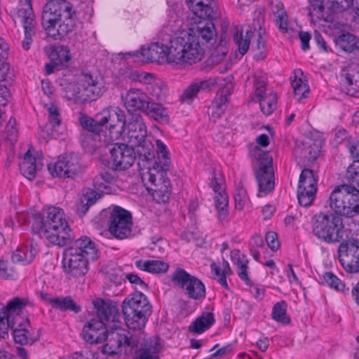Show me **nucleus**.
<instances>
[{
	"label": "nucleus",
	"instance_id": "obj_35",
	"mask_svg": "<svg viewBox=\"0 0 359 359\" xmlns=\"http://www.w3.org/2000/svg\"><path fill=\"white\" fill-rule=\"evenodd\" d=\"M320 152L319 146L315 142H313L311 140H309V142H306L305 145L304 144L302 147H298L294 150L296 155L299 154L301 158L308 162H313L316 161Z\"/></svg>",
	"mask_w": 359,
	"mask_h": 359
},
{
	"label": "nucleus",
	"instance_id": "obj_9",
	"mask_svg": "<svg viewBox=\"0 0 359 359\" xmlns=\"http://www.w3.org/2000/svg\"><path fill=\"white\" fill-rule=\"evenodd\" d=\"M174 32L172 25L164 27L158 34V38L161 42L151 43L147 48H142L140 52H137L136 55L140 54L147 62H160L164 59L172 65L186 67L187 62L175 61L170 56L172 43L174 39Z\"/></svg>",
	"mask_w": 359,
	"mask_h": 359
},
{
	"label": "nucleus",
	"instance_id": "obj_52",
	"mask_svg": "<svg viewBox=\"0 0 359 359\" xmlns=\"http://www.w3.org/2000/svg\"><path fill=\"white\" fill-rule=\"evenodd\" d=\"M226 44V41L222 39L219 44L217 45L209 57V62L210 63L218 64L224 59L228 53V48Z\"/></svg>",
	"mask_w": 359,
	"mask_h": 359
},
{
	"label": "nucleus",
	"instance_id": "obj_47",
	"mask_svg": "<svg viewBox=\"0 0 359 359\" xmlns=\"http://www.w3.org/2000/svg\"><path fill=\"white\" fill-rule=\"evenodd\" d=\"M259 102L261 111L266 115H270L276 108V95L273 93L260 96Z\"/></svg>",
	"mask_w": 359,
	"mask_h": 359
},
{
	"label": "nucleus",
	"instance_id": "obj_7",
	"mask_svg": "<svg viewBox=\"0 0 359 359\" xmlns=\"http://www.w3.org/2000/svg\"><path fill=\"white\" fill-rule=\"evenodd\" d=\"M39 233L53 245H67L72 235L63 210L55 206L47 208L44 210Z\"/></svg>",
	"mask_w": 359,
	"mask_h": 359
},
{
	"label": "nucleus",
	"instance_id": "obj_54",
	"mask_svg": "<svg viewBox=\"0 0 359 359\" xmlns=\"http://www.w3.org/2000/svg\"><path fill=\"white\" fill-rule=\"evenodd\" d=\"M329 9L333 12L341 13L348 9L353 4V0H327Z\"/></svg>",
	"mask_w": 359,
	"mask_h": 359
},
{
	"label": "nucleus",
	"instance_id": "obj_27",
	"mask_svg": "<svg viewBox=\"0 0 359 359\" xmlns=\"http://www.w3.org/2000/svg\"><path fill=\"white\" fill-rule=\"evenodd\" d=\"M189 10L199 18H215L212 0H186Z\"/></svg>",
	"mask_w": 359,
	"mask_h": 359
},
{
	"label": "nucleus",
	"instance_id": "obj_4",
	"mask_svg": "<svg viewBox=\"0 0 359 359\" xmlns=\"http://www.w3.org/2000/svg\"><path fill=\"white\" fill-rule=\"evenodd\" d=\"M27 304V300L15 297L8 303L6 307L0 309V337H8V330L11 328L14 341L17 344L25 345L33 344L37 340L33 330L29 329V320L23 319L19 315L22 308Z\"/></svg>",
	"mask_w": 359,
	"mask_h": 359
},
{
	"label": "nucleus",
	"instance_id": "obj_31",
	"mask_svg": "<svg viewBox=\"0 0 359 359\" xmlns=\"http://www.w3.org/2000/svg\"><path fill=\"white\" fill-rule=\"evenodd\" d=\"M101 196L102 194L100 193H97L95 190L90 189H87L75 204V210L79 217H81L84 216L89 208L95 203Z\"/></svg>",
	"mask_w": 359,
	"mask_h": 359
},
{
	"label": "nucleus",
	"instance_id": "obj_23",
	"mask_svg": "<svg viewBox=\"0 0 359 359\" xmlns=\"http://www.w3.org/2000/svg\"><path fill=\"white\" fill-rule=\"evenodd\" d=\"M123 104L128 112H143L146 106L151 100L142 90L137 88H130L125 94L121 95Z\"/></svg>",
	"mask_w": 359,
	"mask_h": 359
},
{
	"label": "nucleus",
	"instance_id": "obj_61",
	"mask_svg": "<svg viewBox=\"0 0 359 359\" xmlns=\"http://www.w3.org/2000/svg\"><path fill=\"white\" fill-rule=\"evenodd\" d=\"M211 269L212 271H214L215 276L217 277L218 283L224 287L228 288L226 277L224 271H222L220 268L217 266L215 263L211 264Z\"/></svg>",
	"mask_w": 359,
	"mask_h": 359
},
{
	"label": "nucleus",
	"instance_id": "obj_14",
	"mask_svg": "<svg viewBox=\"0 0 359 359\" xmlns=\"http://www.w3.org/2000/svg\"><path fill=\"white\" fill-rule=\"evenodd\" d=\"M253 155L257 159L258 167L255 170L259 187L258 196L263 197L271 193L275 187V177L272 157L268 152L255 148Z\"/></svg>",
	"mask_w": 359,
	"mask_h": 359
},
{
	"label": "nucleus",
	"instance_id": "obj_39",
	"mask_svg": "<svg viewBox=\"0 0 359 359\" xmlns=\"http://www.w3.org/2000/svg\"><path fill=\"white\" fill-rule=\"evenodd\" d=\"M37 249L32 244L18 248L13 254L11 259L13 262H21L23 264L31 263L35 257Z\"/></svg>",
	"mask_w": 359,
	"mask_h": 359
},
{
	"label": "nucleus",
	"instance_id": "obj_2",
	"mask_svg": "<svg viewBox=\"0 0 359 359\" xmlns=\"http://www.w3.org/2000/svg\"><path fill=\"white\" fill-rule=\"evenodd\" d=\"M106 326L104 321L90 320L83 326V339L89 344H99L105 340L102 351L109 355L129 353L138 343L137 337L129 330L115 326L107 331Z\"/></svg>",
	"mask_w": 359,
	"mask_h": 359
},
{
	"label": "nucleus",
	"instance_id": "obj_48",
	"mask_svg": "<svg viewBox=\"0 0 359 359\" xmlns=\"http://www.w3.org/2000/svg\"><path fill=\"white\" fill-rule=\"evenodd\" d=\"M166 86L162 82H156V81L147 87V91L151 96V100L156 99L157 100L162 101L165 97Z\"/></svg>",
	"mask_w": 359,
	"mask_h": 359
},
{
	"label": "nucleus",
	"instance_id": "obj_32",
	"mask_svg": "<svg viewBox=\"0 0 359 359\" xmlns=\"http://www.w3.org/2000/svg\"><path fill=\"white\" fill-rule=\"evenodd\" d=\"M270 10L273 13L276 26L283 32L288 31L287 15L283 8V4L280 0H271Z\"/></svg>",
	"mask_w": 359,
	"mask_h": 359
},
{
	"label": "nucleus",
	"instance_id": "obj_58",
	"mask_svg": "<svg viewBox=\"0 0 359 359\" xmlns=\"http://www.w3.org/2000/svg\"><path fill=\"white\" fill-rule=\"evenodd\" d=\"M48 111L49 114L48 119L53 127L55 128L60 126L61 119L60 118V114L57 107L52 104L48 108Z\"/></svg>",
	"mask_w": 359,
	"mask_h": 359
},
{
	"label": "nucleus",
	"instance_id": "obj_26",
	"mask_svg": "<svg viewBox=\"0 0 359 359\" xmlns=\"http://www.w3.org/2000/svg\"><path fill=\"white\" fill-rule=\"evenodd\" d=\"M215 83L212 79H197L191 83L180 96L182 102L191 104L199 92L210 90Z\"/></svg>",
	"mask_w": 359,
	"mask_h": 359
},
{
	"label": "nucleus",
	"instance_id": "obj_20",
	"mask_svg": "<svg viewBox=\"0 0 359 359\" xmlns=\"http://www.w3.org/2000/svg\"><path fill=\"white\" fill-rule=\"evenodd\" d=\"M111 146L109 148L110 162L114 170H126L134 163L135 154L132 147L118 143Z\"/></svg>",
	"mask_w": 359,
	"mask_h": 359
},
{
	"label": "nucleus",
	"instance_id": "obj_44",
	"mask_svg": "<svg viewBox=\"0 0 359 359\" xmlns=\"http://www.w3.org/2000/svg\"><path fill=\"white\" fill-rule=\"evenodd\" d=\"M318 176L313 170L304 169L300 175L298 188L313 189L317 191Z\"/></svg>",
	"mask_w": 359,
	"mask_h": 359
},
{
	"label": "nucleus",
	"instance_id": "obj_8",
	"mask_svg": "<svg viewBox=\"0 0 359 359\" xmlns=\"http://www.w3.org/2000/svg\"><path fill=\"white\" fill-rule=\"evenodd\" d=\"M151 305L146 296L141 292H135L122 303V313L125 321L132 334L140 340L142 330L151 313Z\"/></svg>",
	"mask_w": 359,
	"mask_h": 359
},
{
	"label": "nucleus",
	"instance_id": "obj_43",
	"mask_svg": "<svg viewBox=\"0 0 359 359\" xmlns=\"http://www.w3.org/2000/svg\"><path fill=\"white\" fill-rule=\"evenodd\" d=\"M20 169L22 174L29 180H32L35 177L37 169L36 158L30 155L29 151L25 154L20 164Z\"/></svg>",
	"mask_w": 359,
	"mask_h": 359
},
{
	"label": "nucleus",
	"instance_id": "obj_59",
	"mask_svg": "<svg viewBox=\"0 0 359 359\" xmlns=\"http://www.w3.org/2000/svg\"><path fill=\"white\" fill-rule=\"evenodd\" d=\"M266 242L268 246L273 251L279 248L280 244L278 239L277 233L274 231H269L266 233Z\"/></svg>",
	"mask_w": 359,
	"mask_h": 359
},
{
	"label": "nucleus",
	"instance_id": "obj_53",
	"mask_svg": "<svg viewBox=\"0 0 359 359\" xmlns=\"http://www.w3.org/2000/svg\"><path fill=\"white\" fill-rule=\"evenodd\" d=\"M129 78L133 81L142 83L147 84V86H150V84L156 81L154 74L142 71H133L130 72Z\"/></svg>",
	"mask_w": 359,
	"mask_h": 359
},
{
	"label": "nucleus",
	"instance_id": "obj_25",
	"mask_svg": "<svg viewBox=\"0 0 359 359\" xmlns=\"http://www.w3.org/2000/svg\"><path fill=\"white\" fill-rule=\"evenodd\" d=\"M94 308L96 309L98 320L104 321L107 325L110 322H117L119 318L118 309L116 303L107 299L97 298L93 301Z\"/></svg>",
	"mask_w": 359,
	"mask_h": 359
},
{
	"label": "nucleus",
	"instance_id": "obj_63",
	"mask_svg": "<svg viewBox=\"0 0 359 359\" xmlns=\"http://www.w3.org/2000/svg\"><path fill=\"white\" fill-rule=\"evenodd\" d=\"M346 143L351 156L354 159L353 162H359V143L350 141H347Z\"/></svg>",
	"mask_w": 359,
	"mask_h": 359
},
{
	"label": "nucleus",
	"instance_id": "obj_3",
	"mask_svg": "<svg viewBox=\"0 0 359 359\" xmlns=\"http://www.w3.org/2000/svg\"><path fill=\"white\" fill-rule=\"evenodd\" d=\"M81 126L86 130L82 134L81 141L84 148L94 150L100 147L97 142L101 141L100 133L103 127L109 130L111 140L118 139L126 126V119L123 110L118 107H109L96 114L95 119L82 116Z\"/></svg>",
	"mask_w": 359,
	"mask_h": 359
},
{
	"label": "nucleus",
	"instance_id": "obj_5",
	"mask_svg": "<svg viewBox=\"0 0 359 359\" xmlns=\"http://www.w3.org/2000/svg\"><path fill=\"white\" fill-rule=\"evenodd\" d=\"M76 12L66 0H49L42 12V25L48 36L57 39L71 32L75 25Z\"/></svg>",
	"mask_w": 359,
	"mask_h": 359
},
{
	"label": "nucleus",
	"instance_id": "obj_15",
	"mask_svg": "<svg viewBox=\"0 0 359 359\" xmlns=\"http://www.w3.org/2000/svg\"><path fill=\"white\" fill-rule=\"evenodd\" d=\"M171 280L189 299L202 301L205 298L206 290L203 281L184 269L177 268L172 275Z\"/></svg>",
	"mask_w": 359,
	"mask_h": 359
},
{
	"label": "nucleus",
	"instance_id": "obj_24",
	"mask_svg": "<svg viewBox=\"0 0 359 359\" xmlns=\"http://www.w3.org/2000/svg\"><path fill=\"white\" fill-rule=\"evenodd\" d=\"M128 139L131 146L140 144L147 139V126L140 114H133L127 123Z\"/></svg>",
	"mask_w": 359,
	"mask_h": 359
},
{
	"label": "nucleus",
	"instance_id": "obj_19",
	"mask_svg": "<svg viewBox=\"0 0 359 359\" xmlns=\"http://www.w3.org/2000/svg\"><path fill=\"white\" fill-rule=\"evenodd\" d=\"M147 168L148 171L143 175V180H147L151 185L154 187V189L149 187L147 189L153 191L152 195L154 198L163 193L161 201L165 202L169 198L168 189L170 181L165 177L166 172L169 169H162L161 165L156 163H153L152 166H148Z\"/></svg>",
	"mask_w": 359,
	"mask_h": 359
},
{
	"label": "nucleus",
	"instance_id": "obj_51",
	"mask_svg": "<svg viewBox=\"0 0 359 359\" xmlns=\"http://www.w3.org/2000/svg\"><path fill=\"white\" fill-rule=\"evenodd\" d=\"M316 191V189H304L302 188H298L297 198L300 205L304 207L310 206L315 199Z\"/></svg>",
	"mask_w": 359,
	"mask_h": 359
},
{
	"label": "nucleus",
	"instance_id": "obj_21",
	"mask_svg": "<svg viewBox=\"0 0 359 359\" xmlns=\"http://www.w3.org/2000/svg\"><path fill=\"white\" fill-rule=\"evenodd\" d=\"M52 175L58 177L74 178L82 171L77 155L70 154L60 157L54 164L53 170L49 167Z\"/></svg>",
	"mask_w": 359,
	"mask_h": 359
},
{
	"label": "nucleus",
	"instance_id": "obj_12",
	"mask_svg": "<svg viewBox=\"0 0 359 359\" xmlns=\"http://www.w3.org/2000/svg\"><path fill=\"white\" fill-rule=\"evenodd\" d=\"M345 231L342 219L337 214L320 213L315 217L313 232L320 240L339 243L343 240Z\"/></svg>",
	"mask_w": 359,
	"mask_h": 359
},
{
	"label": "nucleus",
	"instance_id": "obj_41",
	"mask_svg": "<svg viewBox=\"0 0 359 359\" xmlns=\"http://www.w3.org/2000/svg\"><path fill=\"white\" fill-rule=\"evenodd\" d=\"M53 302V308L60 309L62 311H70L74 313H78L81 311V308L69 296L55 297Z\"/></svg>",
	"mask_w": 359,
	"mask_h": 359
},
{
	"label": "nucleus",
	"instance_id": "obj_46",
	"mask_svg": "<svg viewBox=\"0 0 359 359\" xmlns=\"http://www.w3.org/2000/svg\"><path fill=\"white\" fill-rule=\"evenodd\" d=\"M114 180V177L107 172H102L95 176L93 180V187L97 193L108 194L110 190L109 184Z\"/></svg>",
	"mask_w": 359,
	"mask_h": 359
},
{
	"label": "nucleus",
	"instance_id": "obj_42",
	"mask_svg": "<svg viewBox=\"0 0 359 359\" xmlns=\"http://www.w3.org/2000/svg\"><path fill=\"white\" fill-rule=\"evenodd\" d=\"M133 147V146H131ZM137 147V152L140 160L149 163L150 161L155 160V149L152 142L146 139L140 144L133 145Z\"/></svg>",
	"mask_w": 359,
	"mask_h": 359
},
{
	"label": "nucleus",
	"instance_id": "obj_16",
	"mask_svg": "<svg viewBox=\"0 0 359 359\" xmlns=\"http://www.w3.org/2000/svg\"><path fill=\"white\" fill-rule=\"evenodd\" d=\"M133 219L130 211L115 206L109 218V231L117 239H125L130 236L132 233Z\"/></svg>",
	"mask_w": 359,
	"mask_h": 359
},
{
	"label": "nucleus",
	"instance_id": "obj_29",
	"mask_svg": "<svg viewBox=\"0 0 359 359\" xmlns=\"http://www.w3.org/2000/svg\"><path fill=\"white\" fill-rule=\"evenodd\" d=\"M230 93L227 89H223L219 92L212 104L208 107V113L214 120L217 119L222 116L226 109V103L228 102V97Z\"/></svg>",
	"mask_w": 359,
	"mask_h": 359
},
{
	"label": "nucleus",
	"instance_id": "obj_18",
	"mask_svg": "<svg viewBox=\"0 0 359 359\" xmlns=\"http://www.w3.org/2000/svg\"><path fill=\"white\" fill-rule=\"evenodd\" d=\"M338 257L344 270L348 273L359 272V241L344 240L338 248Z\"/></svg>",
	"mask_w": 359,
	"mask_h": 359
},
{
	"label": "nucleus",
	"instance_id": "obj_62",
	"mask_svg": "<svg viewBox=\"0 0 359 359\" xmlns=\"http://www.w3.org/2000/svg\"><path fill=\"white\" fill-rule=\"evenodd\" d=\"M15 276V273L11 269H8L7 262L0 260V278H13Z\"/></svg>",
	"mask_w": 359,
	"mask_h": 359
},
{
	"label": "nucleus",
	"instance_id": "obj_17",
	"mask_svg": "<svg viewBox=\"0 0 359 359\" xmlns=\"http://www.w3.org/2000/svg\"><path fill=\"white\" fill-rule=\"evenodd\" d=\"M32 1V0H19L17 11L18 18L24 28L25 39L22 41V47L26 50L29 49L32 36L35 35L36 24Z\"/></svg>",
	"mask_w": 359,
	"mask_h": 359
},
{
	"label": "nucleus",
	"instance_id": "obj_13",
	"mask_svg": "<svg viewBox=\"0 0 359 359\" xmlns=\"http://www.w3.org/2000/svg\"><path fill=\"white\" fill-rule=\"evenodd\" d=\"M264 34L259 25V30L254 31L248 26L246 29L244 27L240 28L238 26H235L233 28V41L238 46L239 53L244 55L248 50L250 43L253 38H256V41L252 42V49L255 52V57L257 60H263L266 56V41L262 37Z\"/></svg>",
	"mask_w": 359,
	"mask_h": 359
},
{
	"label": "nucleus",
	"instance_id": "obj_36",
	"mask_svg": "<svg viewBox=\"0 0 359 359\" xmlns=\"http://www.w3.org/2000/svg\"><path fill=\"white\" fill-rule=\"evenodd\" d=\"M294 79L291 81V85L294 90V96L295 99L301 102L303 98L307 97L309 93V86L299 76H302L303 72L301 69H295L294 71Z\"/></svg>",
	"mask_w": 359,
	"mask_h": 359
},
{
	"label": "nucleus",
	"instance_id": "obj_33",
	"mask_svg": "<svg viewBox=\"0 0 359 359\" xmlns=\"http://www.w3.org/2000/svg\"><path fill=\"white\" fill-rule=\"evenodd\" d=\"M232 262L237 266V272L239 278L245 281L247 285L251 284V280L248 275V260L246 256L239 250H233L231 252Z\"/></svg>",
	"mask_w": 359,
	"mask_h": 359
},
{
	"label": "nucleus",
	"instance_id": "obj_57",
	"mask_svg": "<svg viewBox=\"0 0 359 359\" xmlns=\"http://www.w3.org/2000/svg\"><path fill=\"white\" fill-rule=\"evenodd\" d=\"M266 79L264 76H254V88L257 97L266 95Z\"/></svg>",
	"mask_w": 359,
	"mask_h": 359
},
{
	"label": "nucleus",
	"instance_id": "obj_34",
	"mask_svg": "<svg viewBox=\"0 0 359 359\" xmlns=\"http://www.w3.org/2000/svg\"><path fill=\"white\" fill-rule=\"evenodd\" d=\"M215 323L213 313L203 312L189 326V331L196 334H202Z\"/></svg>",
	"mask_w": 359,
	"mask_h": 359
},
{
	"label": "nucleus",
	"instance_id": "obj_37",
	"mask_svg": "<svg viewBox=\"0 0 359 359\" xmlns=\"http://www.w3.org/2000/svg\"><path fill=\"white\" fill-rule=\"evenodd\" d=\"M341 83L346 88L348 95L359 96V71L354 74L344 72L341 74Z\"/></svg>",
	"mask_w": 359,
	"mask_h": 359
},
{
	"label": "nucleus",
	"instance_id": "obj_11",
	"mask_svg": "<svg viewBox=\"0 0 359 359\" xmlns=\"http://www.w3.org/2000/svg\"><path fill=\"white\" fill-rule=\"evenodd\" d=\"M331 208L337 215L347 217H358L359 224V190L348 184L335 188L330 197Z\"/></svg>",
	"mask_w": 359,
	"mask_h": 359
},
{
	"label": "nucleus",
	"instance_id": "obj_10",
	"mask_svg": "<svg viewBox=\"0 0 359 359\" xmlns=\"http://www.w3.org/2000/svg\"><path fill=\"white\" fill-rule=\"evenodd\" d=\"M65 90L67 99L84 102L96 100L104 93L105 88L97 76L83 73L79 76L76 83L67 86Z\"/></svg>",
	"mask_w": 359,
	"mask_h": 359
},
{
	"label": "nucleus",
	"instance_id": "obj_28",
	"mask_svg": "<svg viewBox=\"0 0 359 359\" xmlns=\"http://www.w3.org/2000/svg\"><path fill=\"white\" fill-rule=\"evenodd\" d=\"M335 44L342 51L359 56V39L354 35L343 34L335 40Z\"/></svg>",
	"mask_w": 359,
	"mask_h": 359
},
{
	"label": "nucleus",
	"instance_id": "obj_30",
	"mask_svg": "<svg viewBox=\"0 0 359 359\" xmlns=\"http://www.w3.org/2000/svg\"><path fill=\"white\" fill-rule=\"evenodd\" d=\"M143 113L161 123H165L169 121L168 109L161 104L155 102L151 99L146 106Z\"/></svg>",
	"mask_w": 359,
	"mask_h": 359
},
{
	"label": "nucleus",
	"instance_id": "obj_56",
	"mask_svg": "<svg viewBox=\"0 0 359 359\" xmlns=\"http://www.w3.org/2000/svg\"><path fill=\"white\" fill-rule=\"evenodd\" d=\"M234 200L236 208L241 210H243L248 200V196L245 189L241 186L236 189L234 194Z\"/></svg>",
	"mask_w": 359,
	"mask_h": 359
},
{
	"label": "nucleus",
	"instance_id": "obj_40",
	"mask_svg": "<svg viewBox=\"0 0 359 359\" xmlns=\"http://www.w3.org/2000/svg\"><path fill=\"white\" fill-rule=\"evenodd\" d=\"M49 57L55 66H66L71 57L69 49L65 46H58L52 49Z\"/></svg>",
	"mask_w": 359,
	"mask_h": 359
},
{
	"label": "nucleus",
	"instance_id": "obj_45",
	"mask_svg": "<svg viewBox=\"0 0 359 359\" xmlns=\"http://www.w3.org/2000/svg\"><path fill=\"white\" fill-rule=\"evenodd\" d=\"M156 158L154 163L161 165L162 169H170V158L169 151L166 145L160 140L156 141Z\"/></svg>",
	"mask_w": 359,
	"mask_h": 359
},
{
	"label": "nucleus",
	"instance_id": "obj_55",
	"mask_svg": "<svg viewBox=\"0 0 359 359\" xmlns=\"http://www.w3.org/2000/svg\"><path fill=\"white\" fill-rule=\"evenodd\" d=\"M325 282L332 288L337 290L344 292L346 289L345 285L332 273L327 272L323 276Z\"/></svg>",
	"mask_w": 359,
	"mask_h": 359
},
{
	"label": "nucleus",
	"instance_id": "obj_64",
	"mask_svg": "<svg viewBox=\"0 0 359 359\" xmlns=\"http://www.w3.org/2000/svg\"><path fill=\"white\" fill-rule=\"evenodd\" d=\"M126 278L130 283L138 285L140 289H146L147 287V285L135 273H128Z\"/></svg>",
	"mask_w": 359,
	"mask_h": 359
},
{
	"label": "nucleus",
	"instance_id": "obj_38",
	"mask_svg": "<svg viewBox=\"0 0 359 359\" xmlns=\"http://www.w3.org/2000/svg\"><path fill=\"white\" fill-rule=\"evenodd\" d=\"M135 265L139 269L152 273H165L169 267L167 263L154 259H140L135 262Z\"/></svg>",
	"mask_w": 359,
	"mask_h": 359
},
{
	"label": "nucleus",
	"instance_id": "obj_1",
	"mask_svg": "<svg viewBox=\"0 0 359 359\" xmlns=\"http://www.w3.org/2000/svg\"><path fill=\"white\" fill-rule=\"evenodd\" d=\"M200 21L195 27L174 32L170 56L175 61L192 65L201 60L206 43L215 41L216 29L211 18Z\"/></svg>",
	"mask_w": 359,
	"mask_h": 359
},
{
	"label": "nucleus",
	"instance_id": "obj_49",
	"mask_svg": "<svg viewBox=\"0 0 359 359\" xmlns=\"http://www.w3.org/2000/svg\"><path fill=\"white\" fill-rule=\"evenodd\" d=\"M344 178L351 187H359V162H353L348 167Z\"/></svg>",
	"mask_w": 359,
	"mask_h": 359
},
{
	"label": "nucleus",
	"instance_id": "obj_22",
	"mask_svg": "<svg viewBox=\"0 0 359 359\" xmlns=\"http://www.w3.org/2000/svg\"><path fill=\"white\" fill-rule=\"evenodd\" d=\"M144 334L142 331L139 342L133 347L132 351L129 353L132 354L135 350V355L133 359H160L159 353L161 351L160 339L158 337H153L143 341L138 347L140 341L144 338Z\"/></svg>",
	"mask_w": 359,
	"mask_h": 359
},
{
	"label": "nucleus",
	"instance_id": "obj_50",
	"mask_svg": "<svg viewBox=\"0 0 359 359\" xmlns=\"http://www.w3.org/2000/svg\"><path fill=\"white\" fill-rule=\"evenodd\" d=\"M271 315L273 319L283 324H287L290 321L286 313V304L285 302L276 303L273 307Z\"/></svg>",
	"mask_w": 359,
	"mask_h": 359
},
{
	"label": "nucleus",
	"instance_id": "obj_6",
	"mask_svg": "<svg viewBox=\"0 0 359 359\" xmlns=\"http://www.w3.org/2000/svg\"><path fill=\"white\" fill-rule=\"evenodd\" d=\"M99 257L95 243L87 236L76 239L67 248L63 255L65 272L74 278L81 277L88 271V263Z\"/></svg>",
	"mask_w": 359,
	"mask_h": 359
},
{
	"label": "nucleus",
	"instance_id": "obj_60",
	"mask_svg": "<svg viewBox=\"0 0 359 359\" xmlns=\"http://www.w3.org/2000/svg\"><path fill=\"white\" fill-rule=\"evenodd\" d=\"M11 76L12 72L9 64L6 62V60H0V81L11 79Z\"/></svg>",
	"mask_w": 359,
	"mask_h": 359
}]
</instances>
